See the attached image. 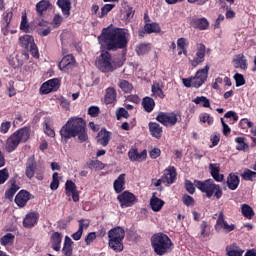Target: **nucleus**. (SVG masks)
I'll return each instance as SVG.
<instances>
[{
  "instance_id": "f257e3e1",
  "label": "nucleus",
  "mask_w": 256,
  "mask_h": 256,
  "mask_svg": "<svg viewBox=\"0 0 256 256\" xmlns=\"http://www.w3.org/2000/svg\"><path fill=\"white\" fill-rule=\"evenodd\" d=\"M101 47L107 51L125 49L129 43V30L123 28H104L98 37Z\"/></svg>"
},
{
  "instance_id": "f03ea898",
  "label": "nucleus",
  "mask_w": 256,
  "mask_h": 256,
  "mask_svg": "<svg viewBox=\"0 0 256 256\" xmlns=\"http://www.w3.org/2000/svg\"><path fill=\"white\" fill-rule=\"evenodd\" d=\"M60 135L64 143H67L73 137H78L80 143H85L89 139L85 129V120L79 117H71L60 129Z\"/></svg>"
},
{
  "instance_id": "7ed1b4c3",
  "label": "nucleus",
  "mask_w": 256,
  "mask_h": 256,
  "mask_svg": "<svg viewBox=\"0 0 256 256\" xmlns=\"http://www.w3.org/2000/svg\"><path fill=\"white\" fill-rule=\"evenodd\" d=\"M29 137H31V129L28 127L20 128L19 130L15 131L7 140L5 149L7 153H13L19 144L27 143L29 141Z\"/></svg>"
},
{
  "instance_id": "20e7f679",
  "label": "nucleus",
  "mask_w": 256,
  "mask_h": 256,
  "mask_svg": "<svg viewBox=\"0 0 256 256\" xmlns=\"http://www.w3.org/2000/svg\"><path fill=\"white\" fill-rule=\"evenodd\" d=\"M151 243L155 253L160 256L166 255V253L171 252V249L173 247V242L171 241V238H169V236L164 233L154 234L151 238Z\"/></svg>"
},
{
  "instance_id": "39448f33",
  "label": "nucleus",
  "mask_w": 256,
  "mask_h": 256,
  "mask_svg": "<svg viewBox=\"0 0 256 256\" xmlns=\"http://www.w3.org/2000/svg\"><path fill=\"white\" fill-rule=\"evenodd\" d=\"M195 187L202 191V193H206V197L211 199V197H216V199H221L223 197V190H221V186L219 184H215L213 179H207L205 181L195 180Z\"/></svg>"
},
{
  "instance_id": "423d86ee",
  "label": "nucleus",
  "mask_w": 256,
  "mask_h": 256,
  "mask_svg": "<svg viewBox=\"0 0 256 256\" xmlns=\"http://www.w3.org/2000/svg\"><path fill=\"white\" fill-rule=\"evenodd\" d=\"M123 239H125V230L122 227L118 226L108 231V247L115 253L123 251Z\"/></svg>"
},
{
  "instance_id": "0eeeda50",
  "label": "nucleus",
  "mask_w": 256,
  "mask_h": 256,
  "mask_svg": "<svg viewBox=\"0 0 256 256\" xmlns=\"http://www.w3.org/2000/svg\"><path fill=\"white\" fill-rule=\"evenodd\" d=\"M209 69V64H207L204 68L199 69L195 73V76L190 78H183L182 83L184 87H194V89H199V87L204 85L205 81H207V77H209Z\"/></svg>"
},
{
  "instance_id": "6e6552de",
  "label": "nucleus",
  "mask_w": 256,
  "mask_h": 256,
  "mask_svg": "<svg viewBox=\"0 0 256 256\" xmlns=\"http://www.w3.org/2000/svg\"><path fill=\"white\" fill-rule=\"evenodd\" d=\"M121 62H115L111 59L109 52H103L96 60V67L102 71V73H109L115 71L117 67H121Z\"/></svg>"
},
{
  "instance_id": "1a4fd4ad",
  "label": "nucleus",
  "mask_w": 256,
  "mask_h": 256,
  "mask_svg": "<svg viewBox=\"0 0 256 256\" xmlns=\"http://www.w3.org/2000/svg\"><path fill=\"white\" fill-rule=\"evenodd\" d=\"M25 175L28 179H33L36 175V179H38V181H43L45 166L38 165L33 159H28L26 162Z\"/></svg>"
},
{
  "instance_id": "9d476101",
  "label": "nucleus",
  "mask_w": 256,
  "mask_h": 256,
  "mask_svg": "<svg viewBox=\"0 0 256 256\" xmlns=\"http://www.w3.org/2000/svg\"><path fill=\"white\" fill-rule=\"evenodd\" d=\"M179 119H181V116L173 112L171 113L160 112L156 117V121H158L165 127H173L177 125V122L179 121Z\"/></svg>"
},
{
  "instance_id": "9b49d317",
  "label": "nucleus",
  "mask_w": 256,
  "mask_h": 256,
  "mask_svg": "<svg viewBox=\"0 0 256 256\" xmlns=\"http://www.w3.org/2000/svg\"><path fill=\"white\" fill-rule=\"evenodd\" d=\"M214 229L217 233H231V231H235V224H229L225 220V214L220 212Z\"/></svg>"
},
{
  "instance_id": "f8f14e48",
  "label": "nucleus",
  "mask_w": 256,
  "mask_h": 256,
  "mask_svg": "<svg viewBox=\"0 0 256 256\" xmlns=\"http://www.w3.org/2000/svg\"><path fill=\"white\" fill-rule=\"evenodd\" d=\"M117 199L122 209H125L127 207H133V205L137 203V197H135L133 193L129 191H124L122 194L118 195Z\"/></svg>"
},
{
  "instance_id": "ddd939ff",
  "label": "nucleus",
  "mask_w": 256,
  "mask_h": 256,
  "mask_svg": "<svg viewBox=\"0 0 256 256\" xmlns=\"http://www.w3.org/2000/svg\"><path fill=\"white\" fill-rule=\"evenodd\" d=\"M60 81L57 78L50 79L42 84L40 87V93L42 95H49L52 91L59 89Z\"/></svg>"
},
{
  "instance_id": "4468645a",
  "label": "nucleus",
  "mask_w": 256,
  "mask_h": 256,
  "mask_svg": "<svg viewBox=\"0 0 256 256\" xmlns=\"http://www.w3.org/2000/svg\"><path fill=\"white\" fill-rule=\"evenodd\" d=\"M58 67L60 71H64V73L71 71V69L75 67V57L71 54L64 56L59 62Z\"/></svg>"
},
{
  "instance_id": "2eb2a0df",
  "label": "nucleus",
  "mask_w": 256,
  "mask_h": 256,
  "mask_svg": "<svg viewBox=\"0 0 256 256\" xmlns=\"http://www.w3.org/2000/svg\"><path fill=\"white\" fill-rule=\"evenodd\" d=\"M205 53H206V47L204 44H198L197 50H196V57L193 60H190V65L192 67H198V65H201L205 61Z\"/></svg>"
},
{
  "instance_id": "dca6fc26",
  "label": "nucleus",
  "mask_w": 256,
  "mask_h": 256,
  "mask_svg": "<svg viewBox=\"0 0 256 256\" xmlns=\"http://www.w3.org/2000/svg\"><path fill=\"white\" fill-rule=\"evenodd\" d=\"M162 177L166 185H173L177 179V170H175V167L169 166L164 170Z\"/></svg>"
},
{
  "instance_id": "f3484780",
  "label": "nucleus",
  "mask_w": 256,
  "mask_h": 256,
  "mask_svg": "<svg viewBox=\"0 0 256 256\" xmlns=\"http://www.w3.org/2000/svg\"><path fill=\"white\" fill-rule=\"evenodd\" d=\"M31 200V193L27 190H21L15 197V203L18 207L23 208Z\"/></svg>"
},
{
  "instance_id": "a211bd4d",
  "label": "nucleus",
  "mask_w": 256,
  "mask_h": 256,
  "mask_svg": "<svg viewBox=\"0 0 256 256\" xmlns=\"http://www.w3.org/2000/svg\"><path fill=\"white\" fill-rule=\"evenodd\" d=\"M128 157L130 161H137L138 163H141L147 159V150H143L142 152H139L137 148H132L128 152Z\"/></svg>"
},
{
  "instance_id": "6ab92c4d",
  "label": "nucleus",
  "mask_w": 256,
  "mask_h": 256,
  "mask_svg": "<svg viewBox=\"0 0 256 256\" xmlns=\"http://www.w3.org/2000/svg\"><path fill=\"white\" fill-rule=\"evenodd\" d=\"M96 141L98 145H102V147H107L109 142L111 141V132L107 131V129L102 128L96 137Z\"/></svg>"
},
{
  "instance_id": "aec40b11",
  "label": "nucleus",
  "mask_w": 256,
  "mask_h": 256,
  "mask_svg": "<svg viewBox=\"0 0 256 256\" xmlns=\"http://www.w3.org/2000/svg\"><path fill=\"white\" fill-rule=\"evenodd\" d=\"M233 67L235 69H241L242 71H247V58H245V55L243 54H237L234 56L232 60Z\"/></svg>"
},
{
  "instance_id": "412c9836",
  "label": "nucleus",
  "mask_w": 256,
  "mask_h": 256,
  "mask_svg": "<svg viewBox=\"0 0 256 256\" xmlns=\"http://www.w3.org/2000/svg\"><path fill=\"white\" fill-rule=\"evenodd\" d=\"M191 27L199 29L200 31H207L209 29V21L207 18H192L190 21Z\"/></svg>"
},
{
  "instance_id": "4be33fe9",
  "label": "nucleus",
  "mask_w": 256,
  "mask_h": 256,
  "mask_svg": "<svg viewBox=\"0 0 256 256\" xmlns=\"http://www.w3.org/2000/svg\"><path fill=\"white\" fill-rule=\"evenodd\" d=\"M37 221H39V213H28L23 220V226L28 229H31V227H35V225H37Z\"/></svg>"
},
{
  "instance_id": "5701e85b",
  "label": "nucleus",
  "mask_w": 256,
  "mask_h": 256,
  "mask_svg": "<svg viewBox=\"0 0 256 256\" xmlns=\"http://www.w3.org/2000/svg\"><path fill=\"white\" fill-rule=\"evenodd\" d=\"M209 170L214 181H217L218 183L223 182V179H225V176L223 174H219V171H221V166L218 163L209 164Z\"/></svg>"
},
{
  "instance_id": "b1692460",
  "label": "nucleus",
  "mask_w": 256,
  "mask_h": 256,
  "mask_svg": "<svg viewBox=\"0 0 256 256\" xmlns=\"http://www.w3.org/2000/svg\"><path fill=\"white\" fill-rule=\"evenodd\" d=\"M63 241V234L54 232L50 237L51 247L54 251H61V243Z\"/></svg>"
},
{
  "instance_id": "393cba45",
  "label": "nucleus",
  "mask_w": 256,
  "mask_h": 256,
  "mask_svg": "<svg viewBox=\"0 0 256 256\" xmlns=\"http://www.w3.org/2000/svg\"><path fill=\"white\" fill-rule=\"evenodd\" d=\"M225 251L227 256H243V253H245V250L240 248L237 243L226 246Z\"/></svg>"
},
{
  "instance_id": "a878e982",
  "label": "nucleus",
  "mask_w": 256,
  "mask_h": 256,
  "mask_svg": "<svg viewBox=\"0 0 256 256\" xmlns=\"http://www.w3.org/2000/svg\"><path fill=\"white\" fill-rule=\"evenodd\" d=\"M56 4L62 11L64 17H69L71 15V0H57Z\"/></svg>"
},
{
  "instance_id": "bb28decb",
  "label": "nucleus",
  "mask_w": 256,
  "mask_h": 256,
  "mask_svg": "<svg viewBox=\"0 0 256 256\" xmlns=\"http://www.w3.org/2000/svg\"><path fill=\"white\" fill-rule=\"evenodd\" d=\"M115 101H117V90H115L113 87L107 88L104 102L106 105H112V103H115Z\"/></svg>"
},
{
  "instance_id": "cd10ccee",
  "label": "nucleus",
  "mask_w": 256,
  "mask_h": 256,
  "mask_svg": "<svg viewBox=\"0 0 256 256\" xmlns=\"http://www.w3.org/2000/svg\"><path fill=\"white\" fill-rule=\"evenodd\" d=\"M149 131L152 137H155L156 139H161V135H163V127L156 122L149 123Z\"/></svg>"
},
{
  "instance_id": "c85d7f7f",
  "label": "nucleus",
  "mask_w": 256,
  "mask_h": 256,
  "mask_svg": "<svg viewBox=\"0 0 256 256\" xmlns=\"http://www.w3.org/2000/svg\"><path fill=\"white\" fill-rule=\"evenodd\" d=\"M115 193H123L125 191V174H120L113 183Z\"/></svg>"
},
{
  "instance_id": "c756f323",
  "label": "nucleus",
  "mask_w": 256,
  "mask_h": 256,
  "mask_svg": "<svg viewBox=\"0 0 256 256\" xmlns=\"http://www.w3.org/2000/svg\"><path fill=\"white\" fill-rule=\"evenodd\" d=\"M62 253L65 256H73V240L69 236H65Z\"/></svg>"
},
{
  "instance_id": "7c9ffc66",
  "label": "nucleus",
  "mask_w": 256,
  "mask_h": 256,
  "mask_svg": "<svg viewBox=\"0 0 256 256\" xmlns=\"http://www.w3.org/2000/svg\"><path fill=\"white\" fill-rule=\"evenodd\" d=\"M163 205H165V201H163L161 198H158L157 196H152L150 199V207L155 213H158V211L163 209Z\"/></svg>"
},
{
  "instance_id": "2f4dec72",
  "label": "nucleus",
  "mask_w": 256,
  "mask_h": 256,
  "mask_svg": "<svg viewBox=\"0 0 256 256\" xmlns=\"http://www.w3.org/2000/svg\"><path fill=\"white\" fill-rule=\"evenodd\" d=\"M35 43V38L31 35H24L19 38V44L23 49H29Z\"/></svg>"
},
{
  "instance_id": "473e14b6",
  "label": "nucleus",
  "mask_w": 256,
  "mask_h": 256,
  "mask_svg": "<svg viewBox=\"0 0 256 256\" xmlns=\"http://www.w3.org/2000/svg\"><path fill=\"white\" fill-rule=\"evenodd\" d=\"M239 176L235 175V174H230L227 178V186L228 189H230L231 191H235V189H237V187H239Z\"/></svg>"
},
{
  "instance_id": "72a5a7b5",
  "label": "nucleus",
  "mask_w": 256,
  "mask_h": 256,
  "mask_svg": "<svg viewBox=\"0 0 256 256\" xmlns=\"http://www.w3.org/2000/svg\"><path fill=\"white\" fill-rule=\"evenodd\" d=\"M142 107H144L146 113H151L155 109V100L151 97H145L142 101Z\"/></svg>"
},
{
  "instance_id": "f704fd0d",
  "label": "nucleus",
  "mask_w": 256,
  "mask_h": 256,
  "mask_svg": "<svg viewBox=\"0 0 256 256\" xmlns=\"http://www.w3.org/2000/svg\"><path fill=\"white\" fill-rule=\"evenodd\" d=\"M49 7H51V2H49V0H41L36 4V11L38 15L41 17V15H43V12L47 11Z\"/></svg>"
},
{
  "instance_id": "c9c22d12",
  "label": "nucleus",
  "mask_w": 256,
  "mask_h": 256,
  "mask_svg": "<svg viewBox=\"0 0 256 256\" xmlns=\"http://www.w3.org/2000/svg\"><path fill=\"white\" fill-rule=\"evenodd\" d=\"M241 213L243 217H246V219H253L255 216V211H253V208L248 204L241 205Z\"/></svg>"
},
{
  "instance_id": "e433bc0d",
  "label": "nucleus",
  "mask_w": 256,
  "mask_h": 256,
  "mask_svg": "<svg viewBox=\"0 0 256 256\" xmlns=\"http://www.w3.org/2000/svg\"><path fill=\"white\" fill-rule=\"evenodd\" d=\"M14 241H15V235H13L12 233H7L4 236H2L0 243L4 247H11Z\"/></svg>"
},
{
  "instance_id": "4c0bfd02",
  "label": "nucleus",
  "mask_w": 256,
  "mask_h": 256,
  "mask_svg": "<svg viewBox=\"0 0 256 256\" xmlns=\"http://www.w3.org/2000/svg\"><path fill=\"white\" fill-rule=\"evenodd\" d=\"M137 55H147L151 51V44L141 43L136 46L135 49Z\"/></svg>"
},
{
  "instance_id": "58836bf2",
  "label": "nucleus",
  "mask_w": 256,
  "mask_h": 256,
  "mask_svg": "<svg viewBox=\"0 0 256 256\" xmlns=\"http://www.w3.org/2000/svg\"><path fill=\"white\" fill-rule=\"evenodd\" d=\"M192 102L195 103V105H201L202 107H211V102L209 101V98L205 96H197L192 100Z\"/></svg>"
},
{
  "instance_id": "ea45409f",
  "label": "nucleus",
  "mask_w": 256,
  "mask_h": 256,
  "mask_svg": "<svg viewBox=\"0 0 256 256\" xmlns=\"http://www.w3.org/2000/svg\"><path fill=\"white\" fill-rule=\"evenodd\" d=\"M144 31L148 34L161 33V26L158 23H148L144 26Z\"/></svg>"
},
{
  "instance_id": "a19ab883",
  "label": "nucleus",
  "mask_w": 256,
  "mask_h": 256,
  "mask_svg": "<svg viewBox=\"0 0 256 256\" xmlns=\"http://www.w3.org/2000/svg\"><path fill=\"white\" fill-rule=\"evenodd\" d=\"M118 87L124 93H131L133 91V84L129 83V81H127V80H120L118 83Z\"/></svg>"
},
{
  "instance_id": "79ce46f5",
  "label": "nucleus",
  "mask_w": 256,
  "mask_h": 256,
  "mask_svg": "<svg viewBox=\"0 0 256 256\" xmlns=\"http://www.w3.org/2000/svg\"><path fill=\"white\" fill-rule=\"evenodd\" d=\"M241 177L244 179V181H256V172L249 169H244Z\"/></svg>"
},
{
  "instance_id": "37998d69",
  "label": "nucleus",
  "mask_w": 256,
  "mask_h": 256,
  "mask_svg": "<svg viewBox=\"0 0 256 256\" xmlns=\"http://www.w3.org/2000/svg\"><path fill=\"white\" fill-rule=\"evenodd\" d=\"M152 93L154 97L165 99V94L163 93V89H161V86L159 85V83H154L152 85Z\"/></svg>"
},
{
  "instance_id": "c03bdc74",
  "label": "nucleus",
  "mask_w": 256,
  "mask_h": 256,
  "mask_svg": "<svg viewBox=\"0 0 256 256\" xmlns=\"http://www.w3.org/2000/svg\"><path fill=\"white\" fill-rule=\"evenodd\" d=\"M17 191H19V186L15 184V181H12L11 187L9 188V190L5 192L6 199H10V200L13 199Z\"/></svg>"
},
{
  "instance_id": "a18cd8bd",
  "label": "nucleus",
  "mask_w": 256,
  "mask_h": 256,
  "mask_svg": "<svg viewBox=\"0 0 256 256\" xmlns=\"http://www.w3.org/2000/svg\"><path fill=\"white\" fill-rule=\"evenodd\" d=\"M20 29L24 33H31L33 31V26L27 24V15L22 16L21 24H20Z\"/></svg>"
},
{
  "instance_id": "49530a36",
  "label": "nucleus",
  "mask_w": 256,
  "mask_h": 256,
  "mask_svg": "<svg viewBox=\"0 0 256 256\" xmlns=\"http://www.w3.org/2000/svg\"><path fill=\"white\" fill-rule=\"evenodd\" d=\"M65 189H66V195L68 197H71V193H75V191H77V185H75L73 181L68 180L66 181Z\"/></svg>"
},
{
  "instance_id": "de8ad7c7",
  "label": "nucleus",
  "mask_w": 256,
  "mask_h": 256,
  "mask_svg": "<svg viewBox=\"0 0 256 256\" xmlns=\"http://www.w3.org/2000/svg\"><path fill=\"white\" fill-rule=\"evenodd\" d=\"M235 142L237 143L236 149L238 151H245V149H247V147H249L246 143H245V138L243 137H236L235 138Z\"/></svg>"
},
{
  "instance_id": "09e8293b",
  "label": "nucleus",
  "mask_w": 256,
  "mask_h": 256,
  "mask_svg": "<svg viewBox=\"0 0 256 256\" xmlns=\"http://www.w3.org/2000/svg\"><path fill=\"white\" fill-rule=\"evenodd\" d=\"M114 8L115 4H105L101 8V13L99 14L100 19H103V17H105V15H107L110 11H113Z\"/></svg>"
},
{
  "instance_id": "8fccbe9b",
  "label": "nucleus",
  "mask_w": 256,
  "mask_h": 256,
  "mask_svg": "<svg viewBox=\"0 0 256 256\" xmlns=\"http://www.w3.org/2000/svg\"><path fill=\"white\" fill-rule=\"evenodd\" d=\"M200 235L201 237H209V231L207 229H209V225H207V222L203 221L201 224H200Z\"/></svg>"
},
{
  "instance_id": "3c124183",
  "label": "nucleus",
  "mask_w": 256,
  "mask_h": 256,
  "mask_svg": "<svg viewBox=\"0 0 256 256\" xmlns=\"http://www.w3.org/2000/svg\"><path fill=\"white\" fill-rule=\"evenodd\" d=\"M78 223H79L78 230L81 231L82 233L83 231H85V229H89V225H91V222L85 219H80Z\"/></svg>"
},
{
  "instance_id": "603ef678",
  "label": "nucleus",
  "mask_w": 256,
  "mask_h": 256,
  "mask_svg": "<svg viewBox=\"0 0 256 256\" xmlns=\"http://www.w3.org/2000/svg\"><path fill=\"white\" fill-rule=\"evenodd\" d=\"M7 179H9V170L4 168L0 170V185H3Z\"/></svg>"
},
{
  "instance_id": "864d4df0",
  "label": "nucleus",
  "mask_w": 256,
  "mask_h": 256,
  "mask_svg": "<svg viewBox=\"0 0 256 256\" xmlns=\"http://www.w3.org/2000/svg\"><path fill=\"white\" fill-rule=\"evenodd\" d=\"M234 79L236 81V87L245 85V77H243V74L236 73Z\"/></svg>"
},
{
  "instance_id": "5fc2aeb1",
  "label": "nucleus",
  "mask_w": 256,
  "mask_h": 256,
  "mask_svg": "<svg viewBox=\"0 0 256 256\" xmlns=\"http://www.w3.org/2000/svg\"><path fill=\"white\" fill-rule=\"evenodd\" d=\"M44 133L48 135V137H55V130L49 126V122H44Z\"/></svg>"
},
{
  "instance_id": "6e6d98bb",
  "label": "nucleus",
  "mask_w": 256,
  "mask_h": 256,
  "mask_svg": "<svg viewBox=\"0 0 256 256\" xmlns=\"http://www.w3.org/2000/svg\"><path fill=\"white\" fill-rule=\"evenodd\" d=\"M239 125L242 129H247V127L251 129V127H253V122L249 121L247 118H243L240 120Z\"/></svg>"
},
{
  "instance_id": "4d7b16f0",
  "label": "nucleus",
  "mask_w": 256,
  "mask_h": 256,
  "mask_svg": "<svg viewBox=\"0 0 256 256\" xmlns=\"http://www.w3.org/2000/svg\"><path fill=\"white\" fill-rule=\"evenodd\" d=\"M200 121L202 123H208V125H213V117L209 114L205 113L200 116Z\"/></svg>"
},
{
  "instance_id": "13d9d810",
  "label": "nucleus",
  "mask_w": 256,
  "mask_h": 256,
  "mask_svg": "<svg viewBox=\"0 0 256 256\" xmlns=\"http://www.w3.org/2000/svg\"><path fill=\"white\" fill-rule=\"evenodd\" d=\"M28 49L32 57H34L35 59H39V48H37V44L34 43Z\"/></svg>"
},
{
  "instance_id": "bf43d9fd",
  "label": "nucleus",
  "mask_w": 256,
  "mask_h": 256,
  "mask_svg": "<svg viewBox=\"0 0 256 256\" xmlns=\"http://www.w3.org/2000/svg\"><path fill=\"white\" fill-rule=\"evenodd\" d=\"M97 239V234L95 232H90L88 235L85 237V243L86 245H91L93 241Z\"/></svg>"
},
{
  "instance_id": "052dcab7",
  "label": "nucleus",
  "mask_w": 256,
  "mask_h": 256,
  "mask_svg": "<svg viewBox=\"0 0 256 256\" xmlns=\"http://www.w3.org/2000/svg\"><path fill=\"white\" fill-rule=\"evenodd\" d=\"M11 129V122L9 121H6V122H3L1 125H0V133H9V130Z\"/></svg>"
},
{
  "instance_id": "680f3d73",
  "label": "nucleus",
  "mask_w": 256,
  "mask_h": 256,
  "mask_svg": "<svg viewBox=\"0 0 256 256\" xmlns=\"http://www.w3.org/2000/svg\"><path fill=\"white\" fill-rule=\"evenodd\" d=\"M88 115H90V117H97L99 115V107H97V106L89 107Z\"/></svg>"
},
{
  "instance_id": "e2e57ef3",
  "label": "nucleus",
  "mask_w": 256,
  "mask_h": 256,
  "mask_svg": "<svg viewBox=\"0 0 256 256\" xmlns=\"http://www.w3.org/2000/svg\"><path fill=\"white\" fill-rule=\"evenodd\" d=\"M185 187H186V191H188L190 195H193V193H195V185L192 184L190 180L185 181Z\"/></svg>"
},
{
  "instance_id": "0e129e2a",
  "label": "nucleus",
  "mask_w": 256,
  "mask_h": 256,
  "mask_svg": "<svg viewBox=\"0 0 256 256\" xmlns=\"http://www.w3.org/2000/svg\"><path fill=\"white\" fill-rule=\"evenodd\" d=\"M183 203L187 207H191V205H194L195 200L193 199V197H191L189 195H185V196H183Z\"/></svg>"
},
{
  "instance_id": "69168bd1",
  "label": "nucleus",
  "mask_w": 256,
  "mask_h": 256,
  "mask_svg": "<svg viewBox=\"0 0 256 256\" xmlns=\"http://www.w3.org/2000/svg\"><path fill=\"white\" fill-rule=\"evenodd\" d=\"M37 32H38V35H40V37H47V35L51 33V28L50 27L38 28Z\"/></svg>"
},
{
  "instance_id": "338daca9",
  "label": "nucleus",
  "mask_w": 256,
  "mask_h": 256,
  "mask_svg": "<svg viewBox=\"0 0 256 256\" xmlns=\"http://www.w3.org/2000/svg\"><path fill=\"white\" fill-rule=\"evenodd\" d=\"M149 156L151 159H157V157L161 156V149L159 148H153L150 152H149Z\"/></svg>"
},
{
  "instance_id": "774afa93",
  "label": "nucleus",
  "mask_w": 256,
  "mask_h": 256,
  "mask_svg": "<svg viewBox=\"0 0 256 256\" xmlns=\"http://www.w3.org/2000/svg\"><path fill=\"white\" fill-rule=\"evenodd\" d=\"M121 117H124L125 119L129 117V112H127L126 108H119L117 113V119H121Z\"/></svg>"
}]
</instances>
